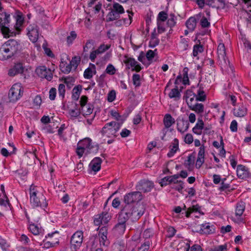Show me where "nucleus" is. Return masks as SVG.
I'll use <instances>...</instances> for the list:
<instances>
[{"label": "nucleus", "mask_w": 251, "mask_h": 251, "mask_svg": "<svg viewBox=\"0 0 251 251\" xmlns=\"http://www.w3.org/2000/svg\"><path fill=\"white\" fill-rule=\"evenodd\" d=\"M29 200L32 207H40L45 210L48 205V201L44 195L45 191L40 186L32 184L29 189Z\"/></svg>", "instance_id": "1"}, {"label": "nucleus", "mask_w": 251, "mask_h": 251, "mask_svg": "<svg viewBox=\"0 0 251 251\" xmlns=\"http://www.w3.org/2000/svg\"><path fill=\"white\" fill-rule=\"evenodd\" d=\"M20 44L14 39L5 42L0 48V60H5L12 57L19 50Z\"/></svg>", "instance_id": "2"}, {"label": "nucleus", "mask_w": 251, "mask_h": 251, "mask_svg": "<svg viewBox=\"0 0 251 251\" xmlns=\"http://www.w3.org/2000/svg\"><path fill=\"white\" fill-rule=\"evenodd\" d=\"M109 10L110 11L106 16L107 22L118 20L120 18V15L125 13L123 6L117 2H114Z\"/></svg>", "instance_id": "3"}, {"label": "nucleus", "mask_w": 251, "mask_h": 251, "mask_svg": "<svg viewBox=\"0 0 251 251\" xmlns=\"http://www.w3.org/2000/svg\"><path fill=\"white\" fill-rule=\"evenodd\" d=\"M121 127V124L116 122L107 123L102 128L101 134L103 136L110 138L117 136V132Z\"/></svg>", "instance_id": "4"}, {"label": "nucleus", "mask_w": 251, "mask_h": 251, "mask_svg": "<svg viewBox=\"0 0 251 251\" xmlns=\"http://www.w3.org/2000/svg\"><path fill=\"white\" fill-rule=\"evenodd\" d=\"M217 53L219 61L222 68H225L226 70L230 68L231 69V66L230 65L229 61L226 57V49L224 44L220 43L217 48Z\"/></svg>", "instance_id": "5"}, {"label": "nucleus", "mask_w": 251, "mask_h": 251, "mask_svg": "<svg viewBox=\"0 0 251 251\" xmlns=\"http://www.w3.org/2000/svg\"><path fill=\"white\" fill-rule=\"evenodd\" d=\"M0 31L5 37L10 36V30L7 27L10 21V15L6 12L0 14Z\"/></svg>", "instance_id": "6"}, {"label": "nucleus", "mask_w": 251, "mask_h": 251, "mask_svg": "<svg viewBox=\"0 0 251 251\" xmlns=\"http://www.w3.org/2000/svg\"><path fill=\"white\" fill-rule=\"evenodd\" d=\"M26 217L29 223H30L28 227L29 231L35 235H39L41 233L43 229L38 225L33 223V222L38 223L40 220V217L38 216H34L33 214L31 215V217H29V216L26 214Z\"/></svg>", "instance_id": "7"}, {"label": "nucleus", "mask_w": 251, "mask_h": 251, "mask_svg": "<svg viewBox=\"0 0 251 251\" xmlns=\"http://www.w3.org/2000/svg\"><path fill=\"white\" fill-rule=\"evenodd\" d=\"M22 87L20 83H15L10 88L8 93L10 101L14 102L18 100L23 95Z\"/></svg>", "instance_id": "8"}, {"label": "nucleus", "mask_w": 251, "mask_h": 251, "mask_svg": "<svg viewBox=\"0 0 251 251\" xmlns=\"http://www.w3.org/2000/svg\"><path fill=\"white\" fill-rule=\"evenodd\" d=\"M83 233L81 231H76L72 236L70 241L71 248L76 251L81 246Z\"/></svg>", "instance_id": "9"}, {"label": "nucleus", "mask_w": 251, "mask_h": 251, "mask_svg": "<svg viewBox=\"0 0 251 251\" xmlns=\"http://www.w3.org/2000/svg\"><path fill=\"white\" fill-rule=\"evenodd\" d=\"M143 198L141 192L134 191L126 194L124 197V201L126 204L137 203Z\"/></svg>", "instance_id": "10"}, {"label": "nucleus", "mask_w": 251, "mask_h": 251, "mask_svg": "<svg viewBox=\"0 0 251 251\" xmlns=\"http://www.w3.org/2000/svg\"><path fill=\"white\" fill-rule=\"evenodd\" d=\"M133 206L130 204H125L119 214L118 220L121 222H126L130 218L131 219Z\"/></svg>", "instance_id": "11"}, {"label": "nucleus", "mask_w": 251, "mask_h": 251, "mask_svg": "<svg viewBox=\"0 0 251 251\" xmlns=\"http://www.w3.org/2000/svg\"><path fill=\"white\" fill-rule=\"evenodd\" d=\"M111 219L109 214L107 212L96 215L94 217V224L95 226H100L101 225L107 224Z\"/></svg>", "instance_id": "12"}, {"label": "nucleus", "mask_w": 251, "mask_h": 251, "mask_svg": "<svg viewBox=\"0 0 251 251\" xmlns=\"http://www.w3.org/2000/svg\"><path fill=\"white\" fill-rule=\"evenodd\" d=\"M36 74L40 77L50 81L53 77V74L50 69L47 68L45 66H39L36 69Z\"/></svg>", "instance_id": "13"}, {"label": "nucleus", "mask_w": 251, "mask_h": 251, "mask_svg": "<svg viewBox=\"0 0 251 251\" xmlns=\"http://www.w3.org/2000/svg\"><path fill=\"white\" fill-rule=\"evenodd\" d=\"M97 230H99L98 236L100 245L104 247L108 246L109 245V241L107 238V226H103L100 228L99 227Z\"/></svg>", "instance_id": "14"}, {"label": "nucleus", "mask_w": 251, "mask_h": 251, "mask_svg": "<svg viewBox=\"0 0 251 251\" xmlns=\"http://www.w3.org/2000/svg\"><path fill=\"white\" fill-rule=\"evenodd\" d=\"M77 145L85 149L89 153L96 152L98 150V147L92 145V140L89 138H86L79 141Z\"/></svg>", "instance_id": "15"}, {"label": "nucleus", "mask_w": 251, "mask_h": 251, "mask_svg": "<svg viewBox=\"0 0 251 251\" xmlns=\"http://www.w3.org/2000/svg\"><path fill=\"white\" fill-rule=\"evenodd\" d=\"M154 187L153 183L150 180L143 179L140 180L136 185V189L139 192L147 193L150 192Z\"/></svg>", "instance_id": "16"}, {"label": "nucleus", "mask_w": 251, "mask_h": 251, "mask_svg": "<svg viewBox=\"0 0 251 251\" xmlns=\"http://www.w3.org/2000/svg\"><path fill=\"white\" fill-rule=\"evenodd\" d=\"M27 35L29 40L33 43H35L39 37V27L35 24L29 25L27 28Z\"/></svg>", "instance_id": "17"}, {"label": "nucleus", "mask_w": 251, "mask_h": 251, "mask_svg": "<svg viewBox=\"0 0 251 251\" xmlns=\"http://www.w3.org/2000/svg\"><path fill=\"white\" fill-rule=\"evenodd\" d=\"M236 173L239 178L251 179V174L248 169L242 165L237 166Z\"/></svg>", "instance_id": "18"}, {"label": "nucleus", "mask_w": 251, "mask_h": 251, "mask_svg": "<svg viewBox=\"0 0 251 251\" xmlns=\"http://www.w3.org/2000/svg\"><path fill=\"white\" fill-rule=\"evenodd\" d=\"M126 59L124 60V63L127 66H130L131 68H132L131 70L132 71H136L137 72H140L142 67L141 65L139 64L134 58L130 57H126Z\"/></svg>", "instance_id": "19"}, {"label": "nucleus", "mask_w": 251, "mask_h": 251, "mask_svg": "<svg viewBox=\"0 0 251 251\" xmlns=\"http://www.w3.org/2000/svg\"><path fill=\"white\" fill-rule=\"evenodd\" d=\"M56 234H57V237H55L56 241L55 242L53 241H46L45 240H44V248L48 249L51 247H54L56 245H58L59 243V235L58 233V232L55 231L54 232L51 233H49L48 234V236L49 237H51L54 235H55Z\"/></svg>", "instance_id": "20"}, {"label": "nucleus", "mask_w": 251, "mask_h": 251, "mask_svg": "<svg viewBox=\"0 0 251 251\" xmlns=\"http://www.w3.org/2000/svg\"><path fill=\"white\" fill-rule=\"evenodd\" d=\"M144 208L141 205L132 207L131 221L132 222L138 220L144 214Z\"/></svg>", "instance_id": "21"}, {"label": "nucleus", "mask_w": 251, "mask_h": 251, "mask_svg": "<svg viewBox=\"0 0 251 251\" xmlns=\"http://www.w3.org/2000/svg\"><path fill=\"white\" fill-rule=\"evenodd\" d=\"M176 128L179 132L183 133L188 130L189 126L188 121L183 118H178L176 120Z\"/></svg>", "instance_id": "22"}, {"label": "nucleus", "mask_w": 251, "mask_h": 251, "mask_svg": "<svg viewBox=\"0 0 251 251\" xmlns=\"http://www.w3.org/2000/svg\"><path fill=\"white\" fill-rule=\"evenodd\" d=\"M178 178V174H176L173 176H166L161 179L160 182V184L161 186H166L167 185L170 184L173 185L174 183L177 182Z\"/></svg>", "instance_id": "23"}, {"label": "nucleus", "mask_w": 251, "mask_h": 251, "mask_svg": "<svg viewBox=\"0 0 251 251\" xmlns=\"http://www.w3.org/2000/svg\"><path fill=\"white\" fill-rule=\"evenodd\" d=\"M247 114V108L243 103H239L233 109V114L236 117H243Z\"/></svg>", "instance_id": "24"}, {"label": "nucleus", "mask_w": 251, "mask_h": 251, "mask_svg": "<svg viewBox=\"0 0 251 251\" xmlns=\"http://www.w3.org/2000/svg\"><path fill=\"white\" fill-rule=\"evenodd\" d=\"M178 140L176 138H175L171 142V144L169 147L170 151L167 153V156L169 157H172L176 153L177 151L178 150Z\"/></svg>", "instance_id": "25"}, {"label": "nucleus", "mask_w": 251, "mask_h": 251, "mask_svg": "<svg viewBox=\"0 0 251 251\" xmlns=\"http://www.w3.org/2000/svg\"><path fill=\"white\" fill-rule=\"evenodd\" d=\"M204 128V122L201 118H198L197 122L193 128V132L197 135H201Z\"/></svg>", "instance_id": "26"}, {"label": "nucleus", "mask_w": 251, "mask_h": 251, "mask_svg": "<svg viewBox=\"0 0 251 251\" xmlns=\"http://www.w3.org/2000/svg\"><path fill=\"white\" fill-rule=\"evenodd\" d=\"M101 162L100 158L95 157L91 161L89 166L93 171L97 172L100 169Z\"/></svg>", "instance_id": "27"}, {"label": "nucleus", "mask_w": 251, "mask_h": 251, "mask_svg": "<svg viewBox=\"0 0 251 251\" xmlns=\"http://www.w3.org/2000/svg\"><path fill=\"white\" fill-rule=\"evenodd\" d=\"M175 123V120L170 114L165 115L163 119V124L166 128H169Z\"/></svg>", "instance_id": "28"}, {"label": "nucleus", "mask_w": 251, "mask_h": 251, "mask_svg": "<svg viewBox=\"0 0 251 251\" xmlns=\"http://www.w3.org/2000/svg\"><path fill=\"white\" fill-rule=\"evenodd\" d=\"M245 209V203L243 201L238 202L235 206V216L241 217Z\"/></svg>", "instance_id": "29"}, {"label": "nucleus", "mask_w": 251, "mask_h": 251, "mask_svg": "<svg viewBox=\"0 0 251 251\" xmlns=\"http://www.w3.org/2000/svg\"><path fill=\"white\" fill-rule=\"evenodd\" d=\"M206 4L213 8H219L224 5L223 0H207Z\"/></svg>", "instance_id": "30"}, {"label": "nucleus", "mask_w": 251, "mask_h": 251, "mask_svg": "<svg viewBox=\"0 0 251 251\" xmlns=\"http://www.w3.org/2000/svg\"><path fill=\"white\" fill-rule=\"evenodd\" d=\"M1 189L2 193L0 194V205L6 207L7 205H9V203L8 198L4 192V186L3 185L1 186Z\"/></svg>", "instance_id": "31"}, {"label": "nucleus", "mask_w": 251, "mask_h": 251, "mask_svg": "<svg viewBox=\"0 0 251 251\" xmlns=\"http://www.w3.org/2000/svg\"><path fill=\"white\" fill-rule=\"evenodd\" d=\"M94 107L90 104H88L86 105L83 106L81 107V113L84 116L90 115L93 111Z\"/></svg>", "instance_id": "32"}, {"label": "nucleus", "mask_w": 251, "mask_h": 251, "mask_svg": "<svg viewBox=\"0 0 251 251\" xmlns=\"http://www.w3.org/2000/svg\"><path fill=\"white\" fill-rule=\"evenodd\" d=\"M189 108L194 111L197 114L201 115L204 112V105L202 103H195Z\"/></svg>", "instance_id": "33"}, {"label": "nucleus", "mask_w": 251, "mask_h": 251, "mask_svg": "<svg viewBox=\"0 0 251 251\" xmlns=\"http://www.w3.org/2000/svg\"><path fill=\"white\" fill-rule=\"evenodd\" d=\"M96 68L94 65H92V67L86 69L84 72V77L86 79L92 77L93 75L96 73Z\"/></svg>", "instance_id": "34"}, {"label": "nucleus", "mask_w": 251, "mask_h": 251, "mask_svg": "<svg viewBox=\"0 0 251 251\" xmlns=\"http://www.w3.org/2000/svg\"><path fill=\"white\" fill-rule=\"evenodd\" d=\"M186 25L190 31H193L196 26V20L194 17H190L186 22Z\"/></svg>", "instance_id": "35"}, {"label": "nucleus", "mask_w": 251, "mask_h": 251, "mask_svg": "<svg viewBox=\"0 0 251 251\" xmlns=\"http://www.w3.org/2000/svg\"><path fill=\"white\" fill-rule=\"evenodd\" d=\"M196 101H204L206 100V95L203 88L200 87L198 90L197 94H196Z\"/></svg>", "instance_id": "36"}, {"label": "nucleus", "mask_w": 251, "mask_h": 251, "mask_svg": "<svg viewBox=\"0 0 251 251\" xmlns=\"http://www.w3.org/2000/svg\"><path fill=\"white\" fill-rule=\"evenodd\" d=\"M168 95L171 99H174L175 100H179L181 96L180 93L178 91L177 87L172 89Z\"/></svg>", "instance_id": "37"}, {"label": "nucleus", "mask_w": 251, "mask_h": 251, "mask_svg": "<svg viewBox=\"0 0 251 251\" xmlns=\"http://www.w3.org/2000/svg\"><path fill=\"white\" fill-rule=\"evenodd\" d=\"M213 227L209 223H205L201 225V230L204 234H209L212 233Z\"/></svg>", "instance_id": "38"}, {"label": "nucleus", "mask_w": 251, "mask_h": 251, "mask_svg": "<svg viewBox=\"0 0 251 251\" xmlns=\"http://www.w3.org/2000/svg\"><path fill=\"white\" fill-rule=\"evenodd\" d=\"M60 67L61 71L64 73L68 74H69L73 69L71 65H70V63L67 64L64 62H61L60 65Z\"/></svg>", "instance_id": "39"}, {"label": "nucleus", "mask_w": 251, "mask_h": 251, "mask_svg": "<svg viewBox=\"0 0 251 251\" xmlns=\"http://www.w3.org/2000/svg\"><path fill=\"white\" fill-rule=\"evenodd\" d=\"M126 223L121 222L120 220H118V224L115 226V229L119 233L123 234L126 229Z\"/></svg>", "instance_id": "40"}, {"label": "nucleus", "mask_w": 251, "mask_h": 251, "mask_svg": "<svg viewBox=\"0 0 251 251\" xmlns=\"http://www.w3.org/2000/svg\"><path fill=\"white\" fill-rule=\"evenodd\" d=\"M203 51V47L201 44H196L193 47V55L197 57L199 53Z\"/></svg>", "instance_id": "41"}, {"label": "nucleus", "mask_w": 251, "mask_h": 251, "mask_svg": "<svg viewBox=\"0 0 251 251\" xmlns=\"http://www.w3.org/2000/svg\"><path fill=\"white\" fill-rule=\"evenodd\" d=\"M81 87V86H77L76 87H75L73 90V95L72 98L75 100H77L80 94Z\"/></svg>", "instance_id": "42"}, {"label": "nucleus", "mask_w": 251, "mask_h": 251, "mask_svg": "<svg viewBox=\"0 0 251 251\" xmlns=\"http://www.w3.org/2000/svg\"><path fill=\"white\" fill-rule=\"evenodd\" d=\"M80 61V58L79 56H75L70 61V65H71L73 69L75 70Z\"/></svg>", "instance_id": "43"}, {"label": "nucleus", "mask_w": 251, "mask_h": 251, "mask_svg": "<svg viewBox=\"0 0 251 251\" xmlns=\"http://www.w3.org/2000/svg\"><path fill=\"white\" fill-rule=\"evenodd\" d=\"M176 17L174 14H171L167 21V25L170 27H172L176 25Z\"/></svg>", "instance_id": "44"}, {"label": "nucleus", "mask_w": 251, "mask_h": 251, "mask_svg": "<svg viewBox=\"0 0 251 251\" xmlns=\"http://www.w3.org/2000/svg\"><path fill=\"white\" fill-rule=\"evenodd\" d=\"M200 210L201 207L199 205H193L187 209L185 212V215L187 217H189L192 212H200Z\"/></svg>", "instance_id": "45"}, {"label": "nucleus", "mask_w": 251, "mask_h": 251, "mask_svg": "<svg viewBox=\"0 0 251 251\" xmlns=\"http://www.w3.org/2000/svg\"><path fill=\"white\" fill-rule=\"evenodd\" d=\"M168 16L167 13L166 12H165L164 11H162L158 13L157 18L158 24L159 23V22H165V21H166V20L168 19Z\"/></svg>", "instance_id": "46"}, {"label": "nucleus", "mask_w": 251, "mask_h": 251, "mask_svg": "<svg viewBox=\"0 0 251 251\" xmlns=\"http://www.w3.org/2000/svg\"><path fill=\"white\" fill-rule=\"evenodd\" d=\"M133 84L135 87H139L141 85V78L139 74H135L132 76Z\"/></svg>", "instance_id": "47"}, {"label": "nucleus", "mask_w": 251, "mask_h": 251, "mask_svg": "<svg viewBox=\"0 0 251 251\" xmlns=\"http://www.w3.org/2000/svg\"><path fill=\"white\" fill-rule=\"evenodd\" d=\"M172 188L181 193L182 190L183 188V182L178 180L177 182L174 183L172 185Z\"/></svg>", "instance_id": "48"}, {"label": "nucleus", "mask_w": 251, "mask_h": 251, "mask_svg": "<svg viewBox=\"0 0 251 251\" xmlns=\"http://www.w3.org/2000/svg\"><path fill=\"white\" fill-rule=\"evenodd\" d=\"M125 245L121 242H117L114 244L113 246V251H124Z\"/></svg>", "instance_id": "49"}, {"label": "nucleus", "mask_w": 251, "mask_h": 251, "mask_svg": "<svg viewBox=\"0 0 251 251\" xmlns=\"http://www.w3.org/2000/svg\"><path fill=\"white\" fill-rule=\"evenodd\" d=\"M0 247L3 251H7L10 247L9 244L1 236H0Z\"/></svg>", "instance_id": "50"}, {"label": "nucleus", "mask_w": 251, "mask_h": 251, "mask_svg": "<svg viewBox=\"0 0 251 251\" xmlns=\"http://www.w3.org/2000/svg\"><path fill=\"white\" fill-rule=\"evenodd\" d=\"M116 70L114 66L111 64H109L107 65L106 68L105 72L108 75H113L116 73Z\"/></svg>", "instance_id": "51"}, {"label": "nucleus", "mask_w": 251, "mask_h": 251, "mask_svg": "<svg viewBox=\"0 0 251 251\" xmlns=\"http://www.w3.org/2000/svg\"><path fill=\"white\" fill-rule=\"evenodd\" d=\"M13 68V71L15 70L18 74H22L23 73L24 70V67L22 63H19L16 64Z\"/></svg>", "instance_id": "52"}, {"label": "nucleus", "mask_w": 251, "mask_h": 251, "mask_svg": "<svg viewBox=\"0 0 251 251\" xmlns=\"http://www.w3.org/2000/svg\"><path fill=\"white\" fill-rule=\"evenodd\" d=\"M110 45H101L97 50V52L99 53H102L110 48Z\"/></svg>", "instance_id": "53"}, {"label": "nucleus", "mask_w": 251, "mask_h": 251, "mask_svg": "<svg viewBox=\"0 0 251 251\" xmlns=\"http://www.w3.org/2000/svg\"><path fill=\"white\" fill-rule=\"evenodd\" d=\"M58 93L59 96L62 98L64 97L65 93V86L64 84H60L58 86Z\"/></svg>", "instance_id": "54"}, {"label": "nucleus", "mask_w": 251, "mask_h": 251, "mask_svg": "<svg viewBox=\"0 0 251 251\" xmlns=\"http://www.w3.org/2000/svg\"><path fill=\"white\" fill-rule=\"evenodd\" d=\"M81 113V112L78 109H71L69 110V114L73 118H77L78 117Z\"/></svg>", "instance_id": "55"}, {"label": "nucleus", "mask_w": 251, "mask_h": 251, "mask_svg": "<svg viewBox=\"0 0 251 251\" xmlns=\"http://www.w3.org/2000/svg\"><path fill=\"white\" fill-rule=\"evenodd\" d=\"M159 40L157 38H151L149 46L151 48H154L159 44Z\"/></svg>", "instance_id": "56"}, {"label": "nucleus", "mask_w": 251, "mask_h": 251, "mask_svg": "<svg viewBox=\"0 0 251 251\" xmlns=\"http://www.w3.org/2000/svg\"><path fill=\"white\" fill-rule=\"evenodd\" d=\"M200 24L202 27H208L210 26V22L208 21L207 18L206 17H202L201 20Z\"/></svg>", "instance_id": "57"}, {"label": "nucleus", "mask_w": 251, "mask_h": 251, "mask_svg": "<svg viewBox=\"0 0 251 251\" xmlns=\"http://www.w3.org/2000/svg\"><path fill=\"white\" fill-rule=\"evenodd\" d=\"M194 141L193 137L192 135L190 133H187L184 139V141L185 143L188 144H191Z\"/></svg>", "instance_id": "58"}, {"label": "nucleus", "mask_w": 251, "mask_h": 251, "mask_svg": "<svg viewBox=\"0 0 251 251\" xmlns=\"http://www.w3.org/2000/svg\"><path fill=\"white\" fill-rule=\"evenodd\" d=\"M93 42L92 41H88L83 47V50L85 52H88L89 50L93 48Z\"/></svg>", "instance_id": "59"}, {"label": "nucleus", "mask_w": 251, "mask_h": 251, "mask_svg": "<svg viewBox=\"0 0 251 251\" xmlns=\"http://www.w3.org/2000/svg\"><path fill=\"white\" fill-rule=\"evenodd\" d=\"M180 47L183 50H187L188 48V43L187 41L185 39L183 38L181 39V42L180 43Z\"/></svg>", "instance_id": "60"}, {"label": "nucleus", "mask_w": 251, "mask_h": 251, "mask_svg": "<svg viewBox=\"0 0 251 251\" xmlns=\"http://www.w3.org/2000/svg\"><path fill=\"white\" fill-rule=\"evenodd\" d=\"M153 231L152 229L149 228L146 229L144 233V237L146 238H149L153 235Z\"/></svg>", "instance_id": "61"}, {"label": "nucleus", "mask_w": 251, "mask_h": 251, "mask_svg": "<svg viewBox=\"0 0 251 251\" xmlns=\"http://www.w3.org/2000/svg\"><path fill=\"white\" fill-rule=\"evenodd\" d=\"M56 94V90L55 88H51L49 91V98L50 100H55Z\"/></svg>", "instance_id": "62"}, {"label": "nucleus", "mask_w": 251, "mask_h": 251, "mask_svg": "<svg viewBox=\"0 0 251 251\" xmlns=\"http://www.w3.org/2000/svg\"><path fill=\"white\" fill-rule=\"evenodd\" d=\"M192 97H196V94L194 93L192 90H187L186 91L183 97L184 99H185L186 100L187 99H188Z\"/></svg>", "instance_id": "63"}, {"label": "nucleus", "mask_w": 251, "mask_h": 251, "mask_svg": "<svg viewBox=\"0 0 251 251\" xmlns=\"http://www.w3.org/2000/svg\"><path fill=\"white\" fill-rule=\"evenodd\" d=\"M227 246L226 245H220L215 247L211 251H226Z\"/></svg>", "instance_id": "64"}]
</instances>
